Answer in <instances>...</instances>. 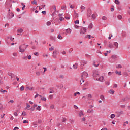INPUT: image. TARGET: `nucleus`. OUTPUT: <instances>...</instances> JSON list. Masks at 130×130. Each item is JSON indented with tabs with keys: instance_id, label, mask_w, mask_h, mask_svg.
Instances as JSON below:
<instances>
[{
	"instance_id": "nucleus-1",
	"label": "nucleus",
	"mask_w": 130,
	"mask_h": 130,
	"mask_svg": "<svg viewBox=\"0 0 130 130\" xmlns=\"http://www.w3.org/2000/svg\"><path fill=\"white\" fill-rule=\"evenodd\" d=\"M19 52H25V51L27 49V47H26V45L23 44L19 46Z\"/></svg>"
},
{
	"instance_id": "nucleus-2",
	"label": "nucleus",
	"mask_w": 130,
	"mask_h": 130,
	"mask_svg": "<svg viewBox=\"0 0 130 130\" xmlns=\"http://www.w3.org/2000/svg\"><path fill=\"white\" fill-rule=\"evenodd\" d=\"M88 73L84 71L81 76V79H86V78H88Z\"/></svg>"
},
{
	"instance_id": "nucleus-3",
	"label": "nucleus",
	"mask_w": 130,
	"mask_h": 130,
	"mask_svg": "<svg viewBox=\"0 0 130 130\" xmlns=\"http://www.w3.org/2000/svg\"><path fill=\"white\" fill-rule=\"evenodd\" d=\"M14 16H15V14L12 12H9L7 15V18L9 20H10V19H12Z\"/></svg>"
},
{
	"instance_id": "nucleus-4",
	"label": "nucleus",
	"mask_w": 130,
	"mask_h": 130,
	"mask_svg": "<svg viewBox=\"0 0 130 130\" xmlns=\"http://www.w3.org/2000/svg\"><path fill=\"white\" fill-rule=\"evenodd\" d=\"M87 31V28H85V27H82L80 34L81 35H83L85 34V33H86V31Z\"/></svg>"
},
{
	"instance_id": "nucleus-5",
	"label": "nucleus",
	"mask_w": 130,
	"mask_h": 130,
	"mask_svg": "<svg viewBox=\"0 0 130 130\" xmlns=\"http://www.w3.org/2000/svg\"><path fill=\"white\" fill-rule=\"evenodd\" d=\"M91 15H92V10L90 9H88L87 12V17L89 18L90 17Z\"/></svg>"
},
{
	"instance_id": "nucleus-6",
	"label": "nucleus",
	"mask_w": 130,
	"mask_h": 130,
	"mask_svg": "<svg viewBox=\"0 0 130 130\" xmlns=\"http://www.w3.org/2000/svg\"><path fill=\"white\" fill-rule=\"evenodd\" d=\"M64 31H66L65 32V34H66V35H68V34H71L72 31L70 29H67Z\"/></svg>"
},
{
	"instance_id": "nucleus-7",
	"label": "nucleus",
	"mask_w": 130,
	"mask_h": 130,
	"mask_svg": "<svg viewBox=\"0 0 130 130\" xmlns=\"http://www.w3.org/2000/svg\"><path fill=\"white\" fill-rule=\"evenodd\" d=\"M55 12H56V7H55V6H54L52 8V12L53 13V14H54Z\"/></svg>"
},
{
	"instance_id": "nucleus-8",
	"label": "nucleus",
	"mask_w": 130,
	"mask_h": 130,
	"mask_svg": "<svg viewBox=\"0 0 130 130\" xmlns=\"http://www.w3.org/2000/svg\"><path fill=\"white\" fill-rule=\"evenodd\" d=\"M56 55H57V51H54L53 52V57H54V58H56Z\"/></svg>"
},
{
	"instance_id": "nucleus-9",
	"label": "nucleus",
	"mask_w": 130,
	"mask_h": 130,
	"mask_svg": "<svg viewBox=\"0 0 130 130\" xmlns=\"http://www.w3.org/2000/svg\"><path fill=\"white\" fill-rule=\"evenodd\" d=\"M98 81H99L100 82H103L104 81V77H103L102 76H101L98 80Z\"/></svg>"
},
{
	"instance_id": "nucleus-10",
	"label": "nucleus",
	"mask_w": 130,
	"mask_h": 130,
	"mask_svg": "<svg viewBox=\"0 0 130 130\" xmlns=\"http://www.w3.org/2000/svg\"><path fill=\"white\" fill-rule=\"evenodd\" d=\"M111 58L115 60V59H117V58H118V56L117 55H113L111 56Z\"/></svg>"
},
{
	"instance_id": "nucleus-11",
	"label": "nucleus",
	"mask_w": 130,
	"mask_h": 130,
	"mask_svg": "<svg viewBox=\"0 0 130 130\" xmlns=\"http://www.w3.org/2000/svg\"><path fill=\"white\" fill-rule=\"evenodd\" d=\"M7 92H8L7 90H4L3 88L0 89V92L3 93V94H5V93H7Z\"/></svg>"
},
{
	"instance_id": "nucleus-12",
	"label": "nucleus",
	"mask_w": 130,
	"mask_h": 130,
	"mask_svg": "<svg viewBox=\"0 0 130 130\" xmlns=\"http://www.w3.org/2000/svg\"><path fill=\"white\" fill-rule=\"evenodd\" d=\"M87 63H88V61H85V60L82 61V64H81L82 65L85 66V64H87Z\"/></svg>"
},
{
	"instance_id": "nucleus-13",
	"label": "nucleus",
	"mask_w": 130,
	"mask_h": 130,
	"mask_svg": "<svg viewBox=\"0 0 130 130\" xmlns=\"http://www.w3.org/2000/svg\"><path fill=\"white\" fill-rule=\"evenodd\" d=\"M80 8H81V13L83 12V11H84L85 9H86V8L84 7V6H83V5H82Z\"/></svg>"
},
{
	"instance_id": "nucleus-14",
	"label": "nucleus",
	"mask_w": 130,
	"mask_h": 130,
	"mask_svg": "<svg viewBox=\"0 0 130 130\" xmlns=\"http://www.w3.org/2000/svg\"><path fill=\"white\" fill-rule=\"evenodd\" d=\"M94 112V111L93 110V109H88L87 110V113H92Z\"/></svg>"
},
{
	"instance_id": "nucleus-15",
	"label": "nucleus",
	"mask_w": 130,
	"mask_h": 130,
	"mask_svg": "<svg viewBox=\"0 0 130 130\" xmlns=\"http://www.w3.org/2000/svg\"><path fill=\"white\" fill-rule=\"evenodd\" d=\"M77 95H81V93L79 92H76L74 93V97H76Z\"/></svg>"
},
{
	"instance_id": "nucleus-16",
	"label": "nucleus",
	"mask_w": 130,
	"mask_h": 130,
	"mask_svg": "<svg viewBox=\"0 0 130 130\" xmlns=\"http://www.w3.org/2000/svg\"><path fill=\"white\" fill-rule=\"evenodd\" d=\"M79 116L80 117H82V116H84V114L83 113V112H82V111L80 112Z\"/></svg>"
},
{
	"instance_id": "nucleus-17",
	"label": "nucleus",
	"mask_w": 130,
	"mask_h": 130,
	"mask_svg": "<svg viewBox=\"0 0 130 130\" xmlns=\"http://www.w3.org/2000/svg\"><path fill=\"white\" fill-rule=\"evenodd\" d=\"M73 68L75 69H78V63H75V64H73Z\"/></svg>"
},
{
	"instance_id": "nucleus-18",
	"label": "nucleus",
	"mask_w": 130,
	"mask_h": 130,
	"mask_svg": "<svg viewBox=\"0 0 130 130\" xmlns=\"http://www.w3.org/2000/svg\"><path fill=\"white\" fill-rule=\"evenodd\" d=\"M17 32H18V33H22L23 32V29H22V28L18 29L17 30Z\"/></svg>"
},
{
	"instance_id": "nucleus-19",
	"label": "nucleus",
	"mask_w": 130,
	"mask_h": 130,
	"mask_svg": "<svg viewBox=\"0 0 130 130\" xmlns=\"http://www.w3.org/2000/svg\"><path fill=\"white\" fill-rule=\"evenodd\" d=\"M98 76H99V73L96 72V73H93V77H97Z\"/></svg>"
},
{
	"instance_id": "nucleus-20",
	"label": "nucleus",
	"mask_w": 130,
	"mask_h": 130,
	"mask_svg": "<svg viewBox=\"0 0 130 130\" xmlns=\"http://www.w3.org/2000/svg\"><path fill=\"white\" fill-rule=\"evenodd\" d=\"M32 5H37V1L36 0H34L31 2Z\"/></svg>"
},
{
	"instance_id": "nucleus-21",
	"label": "nucleus",
	"mask_w": 130,
	"mask_h": 130,
	"mask_svg": "<svg viewBox=\"0 0 130 130\" xmlns=\"http://www.w3.org/2000/svg\"><path fill=\"white\" fill-rule=\"evenodd\" d=\"M114 45H115V46H116V48H118V43L115 42L114 43Z\"/></svg>"
},
{
	"instance_id": "nucleus-22",
	"label": "nucleus",
	"mask_w": 130,
	"mask_h": 130,
	"mask_svg": "<svg viewBox=\"0 0 130 130\" xmlns=\"http://www.w3.org/2000/svg\"><path fill=\"white\" fill-rule=\"evenodd\" d=\"M37 110H38L39 111H40L41 110V106H38L37 108Z\"/></svg>"
},
{
	"instance_id": "nucleus-23",
	"label": "nucleus",
	"mask_w": 130,
	"mask_h": 130,
	"mask_svg": "<svg viewBox=\"0 0 130 130\" xmlns=\"http://www.w3.org/2000/svg\"><path fill=\"white\" fill-rule=\"evenodd\" d=\"M110 117L112 119L115 117V115L114 114H112L110 116Z\"/></svg>"
},
{
	"instance_id": "nucleus-24",
	"label": "nucleus",
	"mask_w": 130,
	"mask_h": 130,
	"mask_svg": "<svg viewBox=\"0 0 130 130\" xmlns=\"http://www.w3.org/2000/svg\"><path fill=\"white\" fill-rule=\"evenodd\" d=\"M109 93H110V94H114V91L112 89H111L109 91Z\"/></svg>"
},
{
	"instance_id": "nucleus-25",
	"label": "nucleus",
	"mask_w": 130,
	"mask_h": 130,
	"mask_svg": "<svg viewBox=\"0 0 130 130\" xmlns=\"http://www.w3.org/2000/svg\"><path fill=\"white\" fill-rule=\"evenodd\" d=\"M115 73H116V74H118L119 76H121V71L118 72L117 71H116Z\"/></svg>"
},
{
	"instance_id": "nucleus-26",
	"label": "nucleus",
	"mask_w": 130,
	"mask_h": 130,
	"mask_svg": "<svg viewBox=\"0 0 130 130\" xmlns=\"http://www.w3.org/2000/svg\"><path fill=\"white\" fill-rule=\"evenodd\" d=\"M62 88H63V84H61L58 86L59 89H62Z\"/></svg>"
},
{
	"instance_id": "nucleus-27",
	"label": "nucleus",
	"mask_w": 130,
	"mask_h": 130,
	"mask_svg": "<svg viewBox=\"0 0 130 130\" xmlns=\"http://www.w3.org/2000/svg\"><path fill=\"white\" fill-rule=\"evenodd\" d=\"M88 28H89V29H92V28H93V24L90 23V24L88 25Z\"/></svg>"
},
{
	"instance_id": "nucleus-28",
	"label": "nucleus",
	"mask_w": 130,
	"mask_h": 130,
	"mask_svg": "<svg viewBox=\"0 0 130 130\" xmlns=\"http://www.w3.org/2000/svg\"><path fill=\"white\" fill-rule=\"evenodd\" d=\"M115 3L116 5H119V4H120V2H119V1L118 0H115Z\"/></svg>"
},
{
	"instance_id": "nucleus-29",
	"label": "nucleus",
	"mask_w": 130,
	"mask_h": 130,
	"mask_svg": "<svg viewBox=\"0 0 130 130\" xmlns=\"http://www.w3.org/2000/svg\"><path fill=\"white\" fill-rule=\"evenodd\" d=\"M95 63H96V62L95 61H93V66H94L95 67V68L98 67V66H99V63L98 64H96Z\"/></svg>"
},
{
	"instance_id": "nucleus-30",
	"label": "nucleus",
	"mask_w": 130,
	"mask_h": 130,
	"mask_svg": "<svg viewBox=\"0 0 130 130\" xmlns=\"http://www.w3.org/2000/svg\"><path fill=\"white\" fill-rule=\"evenodd\" d=\"M59 20L60 21V22L62 21H64V18L63 17H59Z\"/></svg>"
},
{
	"instance_id": "nucleus-31",
	"label": "nucleus",
	"mask_w": 130,
	"mask_h": 130,
	"mask_svg": "<svg viewBox=\"0 0 130 130\" xmlns=\"http://www.w3.org/2000/svg\"><path fill=\"white\" fill-rule=\"evenodd\" d=\"M102 20H103L104 21H106V20H107V18L105 16H103L102 17Z\"/></svg>"
},
{
	"instance_id": "nucleus-32",
	"label": "nucleus",
	"mask_w": 130,
	"mask_h": 130,
	"mask_svg": "<svg viewBox=\"0 0 130 130\" xmlns=\"http://www.w3.org/2000/svg\"><path fill=\"white\" fill-rule=\"evenodd\" d=\"M47 26H50L51 25V22L50 21H48L46 23Z\"/></svg>"
},
{
	"instance_id": "nucleus-33",
	"label": "nucleus",
	"mask_w": 130,
	"mask_h": 130,
	"mask_svg": "<svg viewBox=\"0 0 130 130\" xmlns=\"http://www.w3.org/2000/svg\"><path fill=\"white\" fill-rule=\"evenodd\" d=\"M41 100H42L43 101H46V98L42 97L41 98Z\"/></svg>"
},
{
	"instance_id": "nucleus-34",
	"label": "nucleus",
	"mask_w": 130,
	"mask_h": 130,
	"mask_svg": "<svg viewBox=\"0 0 130 130\" xmlns=\"http://www.w3.org/2000/svg\"><path fill=\"white\" fill-rule=\"evenodd\" d=\"M84 78H81V80H80V85H82V82L84 83L85 82V80H84Z\"/></svg>"
},
{
	"instance_id": "nucleus-35",
	"label": "nucleus",
	"mask_w": 130,
	"mask_h": 130,
	"mask_svg": "<svg viewBox=\"0 0 130 130\" xmlns=\"http://www.w3.org/2000/svg\"><path fill=\"white\" fill-rule=\"evenodd\" d=\"M22 115H23V116H25V115H27V113L25 111H23L22 113Z\"/></svg>"
},
{
	"instance_id": "nucleus-36",
	"label": "nucleus",
	"mask_w": 130,
	"mask_h": 130,
	"mask_svg": "<svg viewBox=\"0 0 130 130\" xmlns=\"http://www.w3.org/2000/svg\"><path fill=\"white\" fill-rule=\"evenodd\" d=\"M62 122H67V118H63V119L62 120Z\"/></svg>"
},
{
	"instance_id": "nucleus-37",
	"label": "nucleus",
	"mask_w": 130,
	"mask_h": 130,
	"mask_svg": "<svg viewBox=\"0 0 130 130\" xmlns=\"http://www.w3.org/2000/svg\"><path fill=\"white\" fill-rule=\"evenodd\" d=\"M108 47H109V48H113V45L110 44L108 45Z\"/></svg>"
},
{
	"instance_id": "nucleus-38",
	"label": "nucleus",
	"mask_w": 130,
	"mask_h": 130,
	"mask_svg": "<svg viewBox=\"0 0 130 130\" xmlns=\"http://www.w3.org/2000/svg\"><path fill=\"white\" fill-rule=\"evenodd\" d=\"M29 121H28L27 120H24L23 121V123H28Z\"/></svg>"
},
{
	"instance_id": "nucleus-39",
	"label": "nucleus",
	"mask_w": 130,
	"mask_h": 130,
	"mask_svg": "<svg viewBox=\"0 0 130 130\" xmlns=\"http://www.w3.org/2000/svg\"><path fill=\"white\" fill-rule=\"evenodd\" d=\"M118 19H119V20H121L122 19V16H121V15H118Z\"/></svg>"
},
{
	"instance_id": "nucleus-40",
	"label": "nucleus",
	"mask_w": 130,
	"mask_h": 130,
	"mask_svg": "<svg viewBox=\"0 0 130 130\" xmlns=\"http://www.w3.org/2000/svg\"><path fill=\"white\" fill-rule=\"evenodd\" d=\"M92 19H96V15L93 14L92 15Z\"/></svg>"
},
{
	"instance_id": "nucleus-41",
	"label": "nucleus",
	"mask_w": 130,
	"mask_h": 130,
	"mask_svg": "<svg viewBox=\"0 0 130 130\" xmlns=\"http://www.w3.org/2000/svg\"><path fill=\"white\" fill-rule=\"evenodd\" d=\"M50 107L51 109H54V105H51Z\"/></svg>"
},
{
	"instance_id": "nucleus-42",
	"label": "nucleus",
	"mask_w": 130,
	"mask_h": 130,
	"mask_svg": "<svg viewBox=\"0 0 130 130\" xmlns=\"http://www.w3.org/2000/svg\"><path fill=\"white\" fill-rule=\"evenodd\" d=\"M54 49V47L52 46L50 48H49V50H50L51 51H52V50H53Z\"/></svg>"
},
{
	"instance_id": "nucleus-43",
	"label": "nucleus",
	"mask_w": 130,
	"mask_h": 130,
	"mask_svg": "<svg viewBox=\"0 0 130 130\" xmlns=\"http://www.w3.org/2000/svg\"><path fill=\"white\" fill-rule=\"evenodd\" d=\"M24 86H22L20 87V91H24Z\"/></svg>"
},
{
	"instance_id": "nucleus-44",
	"label": "nucleus",
	"mask_w": 130,
	"mask_h": 130,
	"mask_svg": "<svg viewBox=\"0 0 130 130\" xmlns=\"http://www.w3.org/2000/svg\"><path fill=\"white\" fill-rule=\"evenodd\" d=\"M58 39H60V38L62 39L63 38L62 36H60V34H59V35L58 36Z\"/></svg>"
},
{
	"instance_id": "nucleus-45",
	"label": "nucleus",
	"mask_w": 130,
	"mask_h": 130,
	"mask_svg": "<svg viewBox=\"0 0 130 130\" xmlns=\"http://www.w3.org/2000/svg\"><path fill=\"white\" fill-rule=\"evenodd\" d=\"M80 21H79V20H76L75 21V24H79Z\"/></svg>"
},
{
	"instance_id": "nucleus-46",
	"label": "nucleus",
	"mask_w": 130,
	"mask_h": 130,
	"mask_svg": "<svg viewBox=\"0 0 130 130\" xmlns=\"http://www.w3.org/2000/svg\"><path fill=\"white\" fill-rule=\"evenodd\" d=\"M122 101H126L127 100V98H124L122 99Z\"/></svg>"
},
{
	"instance_id": "nucleus-47",
	"label": "nucleus",
	"mask_w": 130,
	"mask_h": 130,
	"mask_svg": "<svg viewBox=\"0 0 130 130\" xmlns=\"http://www.w3.org/2000/svg\"><path fill=\"white\" fill-rule=\"evenodd\" d=\"M118 69H121L122 68V66H121V64H118V67H117Z\"/></svg>"
},
{
	"instance_id": "nucleus-48",
	"label": "nucleus",
	"mask_w": 130,
	"mask_h": 130,
	"mask_svg": "<svg viewBox=\"0 0 130 130\" xmlns=\"http://www.w3.org/2000/svg\"><path fill=\"white\" fill-rule=\"evenodd\" d=\"M36 74L37 76H40V72L38 71L36 73Z\"/></svg>"
},
{
	"instance_id": "nucleus-49",
	"label": "nucleus",
	"mask_w": 130,
	"mask_h": 130,
	"mask_svg": "<svg viewBox=\"0 0 130 130\" xmlns=\"http://www.w3.org/2000/svg\"><path fill=\"white\" fill-rule=\"evenodd\" d=\"M3 108H4V106H3V105H1V106H0V110H1L2 111H3Z\"/></svg>"
},
{
	"instance_id": "nucleus-50",
	"label": "nucleus",
	"mask_w": 130,
	"mask_h": 130,
	"mask_svg": "<svg viewBox=\"0 0 130 130\" xmlns=\"http://www.w3.org/2000/svg\"><path fill=\"white\" fill-rule=\"evenodd\" d=\"M100 98L102 100H104V96L103 95H101Z\"/></svg>"
},
{
	"instance_id": "nucleus-51",
	"label": "nucleus",
	"mask_w": 130,
	"mask_h": 130,
	"mask_svg": "<svg viewBox=\"0 0 130 130\" xmlns=\"http://www.w3.org/2000/svg\"><path fill=\"white\" fill-rule=\"evenodd\" d=\"M14 115H15V116H18V113H17V112H15L14 113Z\"/></svg>"
},
{
	"instance_id": "nucleus-52",
	"label": "nucleus",
	"mask_w": 130,
	"mask_h": 130,
	"mask_svg": "<svg viewBox=\"0 0 130 130\" xmlns=\"http://www.w3.org/2000/svg\"><path fill=\"white\" fill-rule=\"evenodd\" d=\"M62 15H63V13L59 14L58 15V17H60H60H62Z\"/></svg>"
},
{
	"instance_id": "nucleus-53",
	"label": "nucleus",
	"mask_w": 130,
	"mask_h": 130,
	"mask_svg": "<svg viewBox=\"0 0 130 130\" xmlns=\"http://www.w3.org/2000/svg\"><path fill=\"white\" fill-rule=\"evenodd\" d=\"M5 115H6V114H3V115H1V118H4V117H5Z\"/></svg>"
},
{
	"instance_id": "nucleus-54",
	"label": "nucleus",
	"mask_w": 130,
	"mask_h": 130,
	"mask_svg": "<svg viewBox=\"0 0 130 130\" xmlns=\"http://www.w3.org/2000/svg\"><path fill=\"white\" fill-rule=\"evenodd\" d=\"M43 69H44V73H45L47 71V69L45 67L43 68Z\"/></svg>"
},
{
	"instance_id": "nucleus-55",
	"label": "nucleus",
	"mask_w": 130,
	"mask_h": 130,
	"mask_svg": "<svg viewBox=\"0 0 130 130\" xmlns=\"http://www.w3.org/2000/svg\"><path fill=\"white\" fill-rule=\"evenodd\" d=\"M66 8H67V7L66 6H62L61 7L62 10H64V9H66Z\"/></svg>"
},
{
	"instance_id": "nucleus-56",
	"label": "nucleus",
	"mask_w": 130,
	"mask_h": 130,
	"mask_svg": "<svg viewBox=\"0 0 130 130\" xmlns=\"http://www.w3.org/2000/svg\"><path fill=\"white\" fill-rule=\"evenodd\" d=\"M34 55H36V56H38V55H39V54L38 53V52H36L34 53Z\"/></svg>"
},
{
	"instance_id": "nucleus-57",
	"label": "nucleus",
	"mask_w": 130,
	"mask_h": 130,
	"mask_svg": "<svg viewBox=\"0 0 130 130\" xmlns=\"http://www.w3.org/2000/svg\"><path fill=\"white\" fill-rule=\"evenodd\" d=\"M49 98H50V99H52V98H53V95H50L49 96Z\"/></svg>"
},
{
	"instance_id": "nucleus-58",
	"label": "nucleus",
	"mask_w": 130,
	"mask_h": 130,
	"mask_svg": "<svg viewBox=\"0 0 130 130\" xmlns=\"http://www.w3.org/2000/svg\"><path fill=\"white\" fill-rule=\"evenodd\" d=\"M14 102V100H12L8 102V103H13Z\"/></svg>"
},
{
	"instance_id": "nucleus-59",
	"label": "nucleus",
	"mask_w": 130,
	"mask_h": 130,
	"mask_svg": "<svg viewBox=\"0 0 130 130\" xmlns=\"http://www.w3.org/2000/svg\"><path fill=\"white\" fill-rule=\"evenodd\" d=\"M106 85H107L108 86H109V82L108 81H106L105 82Z\"/></svg>"
},
{
	"instance_id": "nucleus-60",
	"label": "nucleus",
	"mask_w": 130,
	"mask_h": 130,
	"mask_svg": "<svg viewBox=\"0 0 130 130\" xmlns=\"http://www.w3.org/2000/svg\"><path fill=\"white\" fill-rule=\"evenodd\" d=\"M28 59H31V58H32V56L31 55H29L27 57Z\"/></svg>"
},
{
	"instance_id": "nucleus-61",
	"label": "nucleus",
	"mask_w": 130,
	"mask_h": 130,
	"mask_svg": "<svg viewBox=\"0 0 130 130\" xmlns=\"http://www.w3.org/2000/svg\"><path fill=\"white\" fill-rule=\"evenodd\" d=\"M65 19H66V20H70V17L65 16Z\"/></svg>"
},
{
	"instance_id": "nucleus-62",
	"label": "nucleus",
	"mask_w": 130,
	"mask_h": 130,
	"mask_svg": "<svg viewBox=\"0 0 130 130\" xmlns=\"http://www.w3.org/2000/svg\"><path fill=\"white\" fill-rule=\"evenodd\" d=\"M88 98H92V95H91L90 94H88Z\"/></svg>"
},
{
	"instance_id": "nucleus-63",
	"label": "nucleus",
	"mask_w": 130,
	"mask_h": 130,
	"mask_svg": "<svg viewBox=\"0 0 130 130\" xmlns=\"http://www.w3.org/2000/svg\"><path fill=\"white\" fill-rule=\"evenodd\" d=\"M42 14H46V11H43L42 12Z\"/></svg>"
},
{
	"instance_id": "nucleus-64",
	"label": "nucleus",
	"mask_w": 130,
	"mask_h": 130,
	"mask_svg": "<svg viewBox=\"0 0 130 130\" xmlns=\"http://www.w3.org/2000/svg\"><path fill=\"white\" fill-rule=\"evenodd\" d=\"M17 129H19V127H15L13 130H17Z\"/></svg>"
}]
</instances>
